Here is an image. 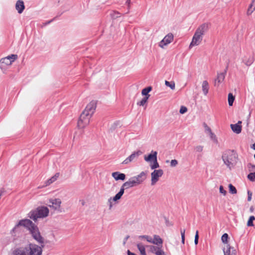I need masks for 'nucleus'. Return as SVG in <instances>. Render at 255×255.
Here are the masks:
<instances>
[{"label":"nucleus","instance_id":"nucleus-38","mask_svg":"<svg viewBox=\"0 0 255 255\" xmlns=\"http://www.w3.org/2000/svg\"><path fill=\"white\" fill-rule=\"evenodd\" d=\"M248 178L252 182L255 181V172H252L248 174Z\"/></svg>","mask_w":255,"mask_h":255},{"label":"nucleus","instance_id":"nucleus-48","mask_svg":"<svg viewBox=\"0 0 255 255\" xmlns=\"http://www.w3.org/2000/svg\"><path fill=\"white\" fill-rule=\"evenodd\" d=\"M195 239H196V240H198L199 239L198 231H197L196 232Z\"/></svg>","mask_w":255,"mask_h":255},{"label":"nucleus","instance_id":"nucleus-43","mask_svg":"<svg viewBox=\"0 0 255 255\" xmlns=\"http://www.w3.org/2000/svg\"><path fill=\"white\" fill-rule=\"evenodd\" d=\"M187 111V109L186 107L182 106L180 109V113L183 114L185 113Z\"/></svg>","mask_w":255,"mask_h":255},{"label":"nucleus","instance_id":"nucleus-30","mask_svg":"<svg viewBox=\"0 0 255 255\" xmlns=\"http://www.w3.org/2000/svg\"><path fill=\"white\" fill-rule=\"evenodd\" d=\"M148 99V96L144 97L140 101L137 103V105L140 106H143L147 103Z\"/></svg>","mask_w":255,"mask_h":255},{"label":"nucleus","instance_id":"nucleus-39","mask_svg":"<svg viewBox=\"0 0 255 255\" xmlns=\"http://www.w3.org/2000/svg\"><path fill=\"white\" fill-rule=\"evenodd\" d=\"M180 233H181V235L182 243L183 244H184L185 230V229H181Z\"/></svg>","mask_w":255,"mask_h":255},{"label":"nucleus","instance_id":"nucleus-40","mask_svg":"<svg viewBox=\"0 0 255 255\" xmlns=\"http://www.w3.org/2000/svg\"><path fill=\"white\" fill-rule=\"evenodd\" d=\"M195 150L198 152H201L203 151V146L202 145H197L194 148Z\"/></svg>","mask_w":255,"mask_h":255},{"label":"nucleus","instance_id":"nucleus-42","mask_svg":"<svg viewBox=\"0 0 255 255\" xmlns=\"http://www.w3.org/2000/svg\"><path fill=\"white\" fill-rule=\"evenodd\" d=\"M220 193L225 196L227 194V191L224 190L223 186L221 185L219 188Z\"/></svg>","mask_w":255,"mask_h":255},{"label":"nucleus","instance_id":"nucleus-10","mask_svg":"<svg viewBox=\"0 0 255 255\" xmlns=\"http://www.w3.org/2000/svg\"><path fill=\"white\" fill-rule=\"evenodd\" d=\"M146 247L149 248L151 253L155 254L156 255H165L161 246L149 245Z\"/></svg>","mask_w":255,"mask_h":255},{"label":"nucleus","instance_id":"nucleus-9","mask_svg":"<svg viewBox=\"0 0 255 255\" xmlns=\"http://www.w3.org/2000/svg\"><path fill=\"white\" fill-rule=\"evenodd\" d=\"M49 207L52 208L54 210L61 211V205L62 203L61 199L59 198L50 199L49 201Z\"/></svg>","mask_w":255,"mask_h":255},{"label":"nucleus","instance_id":"nucleus-45","mask_svg":"<svg viewBox=\"0 0 255 255\" xmlns=\"http://www.w3.org/2000/svg\"><path fill=\"white\" fill-rule=\"evenodd\" d=\"M126 189V187H124V184L121 187L120 191L118 192L121 196H122L124 193L125 189Z\"/></svg>","mask_w":255,"mask_h":255},{"label":"nucleus","instance_id":"nucleus-50","mask_svg":"<svg viewBox=\"0 0 255 255\" xmlns=\"http://www.w3.org/2000/svg\"><path fill=\"white\" fill-rule=\"evenodd\" d=\"M127 253H128V255H136L134 253H131V252H130L129 250L128 251Z\"/></svg>","mask_w":255,"mask_h":255},{"label":"nucleus","instance_id":"nucleus-3","mask_svg":"<svg viewBox=\"0 0 255 255\" xmlns=\"http://www.w3.org/2000/svg\"><path fill=\"white\" fill-rule=\"evenodd\" d=\"M42 248L36 244H29L24 247H19L14 250L13 255H41Z\"/></svg>","mask_w":255,"mask_h":255},{"label":"nucleus","instance_id":"nucleus-34","mask_svg":"<svg viewBox=\"0 0 255 255\" xmlns=\"http://www.w3.org/2000/svg\"><path fill=\"white\" fill-rule=\"evenodd\" d=\"M255 220V217L254 216H250V217L248 221V223H247L248 226H249V227L253 226H254L253 221H254Z\"/></svg>","mask_w":255,"mask_h":255},{"label":"nucleus","instance_id":"nucleus-28","mask_svg":"<svg viewBox=\"0 0 255 255\" xmlns=\"http://www.w3.org/2000/svg\"><path fill=\"white\" fill-rule=\"evenodd\" d=\"M228 100L229 106H232L235 100V97L233 95L232 93L229 94Z\"/></svg>","mask_w":255,"mask_h":255},{"label":"nucleus","instance_id":"nucleus-52","mask_svg":"<svg viewBox=\"0 0 255 255\" xmlns=\"http://www.w3.org/2000/svg\"><path fill=\"white\" fill-rule=\"evenodd\" d=\"M252 148L255 150V143L254 144H253V146H252Z\"/></svg>","mask_w":255,"mask_h":255},{"label":"nucleus","instance_id":"nucleus-29","mask_svg":"<svg viewBox=\"0 0 255 255\" xmlns=\"http://www.w3.org/2000/svg\"><path fill=\"white\" fill-rule=\"evenodd\" d=\"M210 139L215 143H218V141L216 135L212 131L209 134Z\"/></svg>","mask_w":255,"mask_h":255},{"label":"nucleus","instance_id":"nucleus-33","mask_svg":"<svg viewBox=\"0 0 255 255\" xmlns=\"http://www.w3.org/2000/svg\"><path fill=\"white\" fill-rule=\"evenodd\" d=\"M229 192L230 193L235 194H236L237 191L236 188L231 184L229 185Z\"/></svg>","mask_w":255,"mask_h":255},{"label":"nucleus","instance_id":"nucleus-7","mask_svg":"<svg viewBox=\"0 0 255 255\" xmlns=\"http://www.w3.org/2000/svg\"><path fill=\"white\" fill-rule=\"evenodd\" d=\"M17 58L16 54H11L1 58L0 60V68L3 72L5 71Z\"/></svg>","mask_w":255,"mask_h":255},{"label":"nucleus","instance_id":"nucleus-27","mask_svg":"<svg viewBox=\"0 0 255 255\" xmlns=\"http://www.w3.org/2000/svg\"><path fill=\"white\" fill-rule=\"evenodd\" d=\"M255 10V0L252 1L249 8H248L247 13L251 14Z\"/></svg>","mask_w":255,"mask_h":255},{"label":"nucleus","instance_id":"nucleus-1","mask_svg":"<svg viewBox=\"0 0 255 255\" xmlns=\"http://www.w3.org/2000/svg\"><path fill=\"white\" fill-rule=\"evenodd\" d=\"M20 227H23L27 229L31 234L33 239L38 243L43 244L44 239L40 235L39 229L36 225L29 219H22L19 220L12 230V234L16 236H19V233L21 231Z\"/></svg>","mask_w":255,"mask_h":255},{"label":"nucleus","instance_id":"nucleus-36","mask_svg":"<svg viewBox=\"0 0 255 255\" xmlns=\"http://www.w3.org/2000/svg\"><path fill=\"white\" fill-rule=\"evenodd\" d=\"M203 127L205 129V131L207 134H209L210 132L212 131L211 128L205 123H203Z\"/></svg>","mask_w":255,"mask_h":255},{"label":"nucleus","instance_id":"nucleus-26","mask_svg":"<svg viewBox=\"0 0 255 255\" xmlns=\"http://www.w3.org/2000/svg\"><path fill=\"white\" fill-rule=\"evenodd\" d=\"M152 88L150 86L147 87L145 88H144L142 89L141 91V94L143 96H144V97H147L148 98H149L150 95L148 94V93L151 91Z\"/></svg>","mask_w":255,"mask_h":255},{"label":"nucleus","instance_id":"nucleus-4","mask_svg":"<svg viewBox=\"0 0 255 255\" xmlns=\"http://www.w3.org/2000/svg\"><path fill=\"white\" fill-rule=\"evenodd\" d=\"M209 29V24L204 23L200 25L196 30L193 36L192 41L189 45V48L195 46H198L201 43L203 36Z\"/></svg>","mask_w":255,"mask_h":255},{"label":"nucleus","instance_id":"nucleus-46","mask_svg":"<svg viewBox=\"0 0 255 255\" xmlns=\"http://www.w3.org/2000/svg\"><path fill=\"white\" fill-rule=\"evenodd\" d=\"M248 201H250L251 200V199H252V193L250 191H248Z\"/></svg>","mask_w":255,"mask_h":255},{"label":"nucleus","instance_id":"nucleus-13","mask_svg":"<svg viewBox=\"0 0 255 255\" xmlns=\"http://www.w3.org/2000/svg\"><path fill=\"white\" fill-rule=\"evenodd\" d=\"M253 53H248L243 58V62L247 66H250L254 61Z\"/></svg>","mask_w":255,"mask_h":255},{"label":"nucleus","instance_id":"nucleus-17","mask_svg":"<svg viewBox=\"0 0 255 255\" xmlns=\"http://www.w3.org/2000/svg\"><path fill=\"white\" fill-rule=\"evenodd\" d=\"M226 74V71L222 73H218L217 77L215 80V86H219L220 83H222L224 81Z\"/></svg>","mask_w":255,"mask_h":255},{"label":"nucleus","instance_id":"nucleus-51","mask_svg":"<svg viewBox=\"0 0 255 255\" xmlns=\"http://www.w3.org/2000/svg\"><path fill=\"white\" fill-rule=\"evenodd\" d=\"M194 243H195V245H197V244H198V240H196V239H195V240H194Z\"/></svg>","mask_w":255,"mask_h":255},{"label":"nucleus","instance_id":"nucleus-21","mask_svg":"<svg viewBox=\"0 0 255 255\" xmlns=\"http://www.w3.org/2000/svg\"><path fill=\"white\" fill-rule=\"evenodd\" d=\"M112 175L116 180L124 181L126 179V175L119 172H113Z\"/></svg>","mask_w":255,"mask_h":255},{"label":"nucleus","instance_id":"nucleus-35","mask_svg":"<svg viewBox=\"0 0 255 255\" xmlns=\"http://www.w3.org/2000/svg\"><path fill=\"white\" fill-rule=\"evenodd\" d=\"M151 237L147 235L139 236L138 237L139 239H145L148 243H150V242H151Z\"/></svg>","mask_w":255,"mask_h":255},{"label":"nucleus","instance_id":"nucleus-20","mask_svg":"<svg viewBox=\"0 0 255 255\" xmlns=\"http://www.w3.org/2000/svg\"><path fill=\"white\" fill-rule=\"evenodd\" d=\"M137 185V184L134 179H133V177L129 178L128 181L124 183V187H126V189H128Z\"/></svg>","mask_w":255,"mask_h":255},{"label":"nucleus","instance_id":"nucleus-47","mask_svg":"<svg viewBox=\"0 0 255 255\" xmlns=\"http://www.w3.org/2000/svg\"><path fill=\"white\" fill-rule=\"evenodd\" d=\"M126 3L128 5V8H129L130 4V0H127Z\"/></svg>","mask_w":255,"mask_h":255},{"label":"nucleus","instance_id":"nucleus-31","mask_svg":"<svg viewBox=\"0 0 255 255\" xmlns=\"http://www.w3.org/2000/svg\"><path fill=\"white\" fill-rule=\"evenodd\" d=\"M165 84L166 86L170 87L172 90L175 89V85L174 82H168L167 81H165Z\"/></svg>","mask_w":255,"mask_h":255},{"label":"nucleus","instance_id":"nucleus-12","mask_svg":"<svg viewBox=\"0 0 255 255\" xmlns=\"http://www.w3.org/2000/svg\"><path fill=\"white\" fill-rule=\"evenodd\" d=\"M142 154V152L140 150H138L136 152H133L131 155L128 157L125 160L123 161L122 164H128L131 162L134 161L137 159L138 157Z\"/></svg>","mask_w":255,"mask_h":255},{"label":"nucleus","instance_id":"nucleus-5","mask_svg":"<svg viewBox=\"0 0 255 255\" xmlns=\"http://www.w3.org/2000/svg\"><path fill=\"white\" fill-rule=\"evenodd\" d=\"M222 158L225 165L231 170L237 162L238 154L233 150H228L223 152Z\"/></svg>","mask_w":255,"mask_h":255},{"label":"nucleus","instance_id":"nucleus-23","mask_svg":"<svg viewBox=\"0 0 255 255\" xmlns=\"http://www.w3.org/2000/svg\"><path fill=\"white\" fill-rule=\"evenodd\" d=\"M60 175L59 173H56L53 176H52L50 179L46 180L44 183V186H47L52 184V183L54 182L55 181L57 180L59 176Z\"/></svg>","mask_w":255,"mask_h":255},{"label":"nucleus","instance_id":"nucleus-49","mask_svg":"<svg viewBox=\"0 0 255 255\" xmlns=\"http://www.w3.org/2000/svg\"><path fill=\"white\" fill-rule=\"evenodd\" d=\"M129 238V236H127V237H126V238H125L124 241V244H126V242L127 241V240H128V239Z\"/></svg>","mask_w":255,"mask_h":255},{"label":"nucleus","instance_id":"nucleus-25","mask_svg":"<svg viewBox=\"0 0 255 255\" xmlns=\"http://www.w3.org/2000/svg\"><path fill=\"white\" fill-rule=\"evenodd\" d=\"M137 248L139 250L140 255H146L145 252V247L141 243H137L136 245Z\"/></svg>","mask_w":255,"mask_h":255},{"label":"nucleus","instance_id":"nucleus-22","mask_svg":"<svg viewBox=\"0 0 255 255\" xmlns=\"http://www.w3.org/2000/svg\"><path fill=\"white\" fill-rule=\"evenodd\" d=\"M24 4L23 1L18 0L15 4V8L19 13H21L24 9Z\"/></svg>","mask_w":255,"mask_h":255},{"label":"nucleus","instance_id":"nucleus-11","mask_svg":"<svg viewBox=\"0 0 255 255\" xmlns=\"http://www.w3.org/2000/svg\"><path fill=\"white\" fill-rule=\"evenodd\" d=\"M173 40V35L172 33H168L159 42V46L164 48L165 46L170 43Z\"/></svg>","mask_w":255,"mask_h":255},{"label":"nucleus","instance_id":"nucleus-53","mask_svg":"<svg viewBox=\"0 0 255 255\" xmlns=\"http://www.w3.org/2000/svg\"><path fill=\"white\" fill-rule=\"evenodd\" d=\"M52 21V20H50V21H48L46 23V24H49V23H50Z\"/></svg>","mask_w":255,"mask_h":255},{"label":"nucleus","instance_id":"nucleus-32","mask_svg":"<svg viewBox=\"0 0 255 255\" xmlns=\"http://www.w3.org/2000/svg\"><path fill=\"white\" fill-rule=\"evenodd\" d=\"M159 167V165L157 162V159L153 161V163L150 164V168L151 169H155Z\"/></svg>","mask_w":255,"mask_h":255},{"label":"nucleus","instance_id":"nucleus-41","mask_svg":"<svg viewBox=\"0 0 255 255\" xmlns=\"http://www.w3.org/2000/svg\"><path fill=\"white\" fill-rule=\"evenodd\" d=\"M178 162V161L176 159H172L170 161V166L171 167H174L177 165Z\"/></svg>","mask_w":255,"mask_h":255},{"label":"nucleus","instance_id":"nucleus-24","mask_svg":"<svg viewBox=\"0 0 255 255\" xmlns=\"http://www.w3.org/2000/svg\"><path fill=\"white\" fill-rule=\"evenodd\" d=\"M202 90L205 96L208 93L209 90V85L207 81H203L202 84Z\"/></svg>","mask_w":255,"mask_h":255},{"label":"nucleus","instance_id":"nucleus-44","mask_svg":"<svg viewBox=\"0 0 255 255\" xmlns=\"http://www.w3.org/2000/svg\"><path fill=\"white\" fill-rule=\"evenodd\" d=\"M122 196H121L120 194H119L118 193L114 197V198H113V200L114 201H116L117 200H119L120 199H121V197Z\"/></svg>","mask_w":255,"mask_h":255},{"label":"nucleus","instance_id":"nucleus-37","mask_svg":"<svg viewBox=\"0 0 255 255\" xmlns=\"http://www.w3.org/2000/svg\"><path fill=\"white\" fill-rule=\"evenodd\" d=\"M228 239V235L227 233L224 234L221 238L222 241L223 243L227 245V241Z\"/></svg>","mask_w":255,"mask_h":255},{"label":"nucleus","instance_id":"nucleus-15","mask_svg":"<svg viewBox=\"0 0 255 255\" xmlns=\"http://www.w3.org/2000/svg\"><path fill=\"white\" fill-rule=\"evenodd\" d=\"M157 152L156 151L152 150L148 155L144 156V159L146 162H151L157 159Z\"/></svg>","mask_w":255,"mask_h":255},{"label":"nucleus","instance_id":"nucleus-14","mask_svg":"<svg viewBox=\"0 0 255 255\" xmlns=\"http://www.w3.org/2000/svg\"><path fill=\"white\" fill-rule=\"evenodd\" d=\"M146 173L144 171H142L140 174L137 176H133V179H134L136 184L138 185L142 183L146 179Z\"/></svg>","mask_w":255,"mask_h":255},{"label":"nucleus","instance_id":"nucleus-2","mask_svg":"<svg viewBox=\"0 0 255 255\" xmlns=\"http://www.w3.org/2000/svg\"><path fill=\"white\" fill-rule=\"evenodd\" d=\"M97 103L92 101L89 103L82 113L78 121V127L80 128H85L90 123V120L95 112Z\"/></svg>","mask_w":255,"mask_h":255},{"label":"nucleus","instance_id":"nucleus-54","mask_svg":"<svg viewBox=\"0 0 255 255\" xmlns=\"http://www.w3.org/2000/svg\"><path fill=\"white\" fill-rule=\"evenodd\" d=\"M169 162V160H166V162Z\"/></svg>","mask_w":255,"mask_h":255},{"label":"nucleus","instance_id":"nucleus-8","mask_svg":"<svg viewBox=\"0 0 255 255\" xmlns=\"http://www.w3.org/2000/svg\"><path fill=\"white\" fill-rule=\"evenodd\" d=\"M163 174V171L162 169H155L151 173V184L154 185L159 180V179Z\"/></svg>","mask_w":255,"mask_h":255},{"label":"nucleus","instance_id":"nucleus-18","mask_svg":"<svg viewBox=\"0 0 255 255\" xmlns=\"http://www.w3.org/2000/svg\"><path fill=\"white\" fill-rule=\"evenodd\" d=\"M150 243H152L156 246L162 247L163 240L159 236L154 235L153 238H151Z\"/></svg>","mask_w":255,"mask_h":255},{"label":"nucleus","instance_id":"nucleus-16","mask_svg":"<svg viewBox=\"0 0 255 255\" xmlns=\"http://www.w3.org/2000/svg\"><path fill=\"white\" fill-rule=\"evenodd\" d=\"M223 252L224 255H236V250L228 244L224 248Z\"/></svg>","mask_w":255,"mask_h":255},{"label":"nucleus","instance_id":"nucleus-6","mask_svg":"<svg viewBox=\"0 0 255 255\" xmlns=\"http://www.w3.org/2000/svg\"><path fill=\"white\" fill-rule=\"evenodd\" d=\"M49 210L47 207L41 206L36 209L30 211L28 217L34 221H36L38 218H44L49 215Z\"/></svg>","mask_w":255,"mask_h":255},{"label":"nucleus","instance_id":"nucleus-19","mask_svg":"<svg viewBox=\"0 0 255 255\" xmlns=\"http://www.w3.org/2000/svg\"><path fill=\"white\" fill-rule=\"evenodd\" d=\"M242 122L238 121L237 124H231V128L232 130L236 133L239 134L241 133L242 131V126H241Z\"/></svg>","mask_w":255,"mask_h":255}]
</instances>
